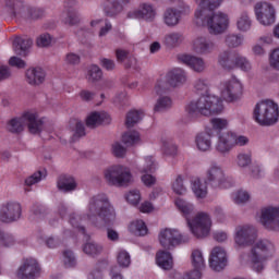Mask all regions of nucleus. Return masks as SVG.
Returning a JSON list of instances; mask_svg holds the SVG:
<instances>
[{
    "label": "nucleus",
    "instance_id": "nucleus-51",
    "mask_svg": "<svg viewBox=\"0 0 279 279\" xmlns=\"http://www.w3.org/2000/svg\"><path fill=\"white\" fill-rule=\"evenodd\" d=\"M16 236L0 228V245L2 247H12V245H16Z\"/></svg>",
    "mask_w": 279,
    "mask_h": 279
},
{
    "label": "nucleus",
    "instance_id": "nucleus-45",
    "mask_svg": "<svg viewBox=\"0 0 279 279\" xmlns=\"http://www.w3.org/2000/svg\"><path fill=\"white\" fill-rule=\"evenodd\" d=\"M104 77V72L101 71V68H99L98 65H90L87 70V75H86V80L90 83V84H95L97 82H101V78Z\"/></svg>",
    "mask_w": 279,
    "mask_h": 279
},
{
    "label": "nucleus",
    "instance_id": "nucleus-31",
    "mask_svg": "<svg viewBox=\"0 0 279 279\" xmlns=\"http://www.w3.org/2000/svg\"><path fill=\"white\" fill-rule=\"evenodd\" d=\"M195 145L198 151H210L213 149V135L208 132L196 134Z\"/></svg>",
    "mask_w": 279,
    "mask_h": 279
},
{
    "label": "nucleus",
    "instance_id": "nucleus-7",
    "mask_svg": "<svg viewBox=\"0 0 279 279\" xmlns=\"http://www.w3.org/2000/svg\"><path fill=\"white\" fill-rule=\"evenodd\" d=\"M104 177L109 186H130L134 182L132 170L128 166L113 165L105 169Z\"/></svg>",
    "mask_w": 279,
    "mask_h": 279
},
{
    "label": "nucleus",
    "instance_id": "nucleus-62",
    "mask_svg": "<svg viewBox=\"0 0 279 279\" xmlns=\"http://www.w3.org/2000/svg\"><path fill=\"white\" fill-rule=\"evenodd\" d=\"M163 151L166 156H178V146L171 142H163Z\"/></svg>",
    "mask_w": 279,
    "mask_h": 279
},
{
    "label": "nucleus",
    "instance_id": "nucleus-46",
    "mask_svg": "<svg viewBox=\"0 0 279 279\" xmlns=\"http://www.w3.org/2000/svg\"><path fill=\"white\" fill-rule=\"evenodd\" d=\"M122 142L126 147H134L141 143V134L137 131H129L123 134Z\"/></svg>",
    "mask_w": 279,
    "mask_h": 279
},
{
    "label": "nucleus",
    "instance_id": "nucleus-19",
    "mask_svg": "<svg viewBox=\"0 0 279 279\" xmlns=\"http://www.w3.org/2000/svg\"><path fill=\"white\" fill-rule=\"evenodd\" d=\"M177 60L181 62V64L189 66L194 73H204V71H206V60L202 57L180 53L177 56Z\"/></svg>",
    "mask_w": 279,
    "mask_h": 279
},
{
    "label": "nucleus",
    "instance_id": "nucleus-4",
    "mask_svg": "<svg viewBox=\"0 0 279 279\" xmlns=\"http://www.w3.org/2000/svg\"><path fill=\"white\" fill-rule=\"evenodd\" d=\"M84 219H88L95 228L102 230L117 221V210L106 194H97L89 198Z\"/></svg>",
    "mask_w": 279,
    "mask_h": 279
},
{
    "label": "nucleus",
    "instance_id": "nucleus-42",
    "mask_svg": "<svg viewBox=\"0 0 279 279\" xmlns=\"http://www.w3.org/2000/svg\"><path fill=\"white\" fill-rule=\"evenodd\" d=\"M130 232L135 236H145L149 230L147 229V225L143 220H134L129 226Z\"/></svg>",
    "mask_w": 279,
    "mask_h": 279
},
{
    "label": "nucleus",
    "instance_id": "nucleus-61",
    "mask_svg": "<svg viewBox=\"0 0 279 279\" xmlns=\"http://www.w3.org/2000/svg\"><path fill=\"white\" fill-rule=\"evenodd\" d=\"M51 35H49L48 33L41 34L37 37L36 44L37 47H49V45H51Z\"/></svg>",
    "mask_w": 279,
    "mask_h": 279
},
{
    "label": "nucleus",
    "instance_id": "nucleus-60",
    "mask_svg": "<svg viewBox=\"0 0 279 279\" xmlns=\"http://www.w3.org/2000/svg\"><path fill=\"white\" fill-rule=\"evenodd\" d=\"M214 217L218 221V223H226L228 221V216L222 207L216 206L214 207Z\"/></svg>",
    "mask_w": 279,
    "mask_h": 279
},
{
    "label": "nucleus",
    "instance_id": "nucleus-30",
    "mask_svg": "<svg viewBox=\"0 0 279 279\" xmlns=\"http://www.w3.org/2000/svg\"><path fill=\"white\" fill-rule=\"evenodd\" d=\"M174 204L186 222L195 215V205L193 203L183 198H177Z\"/></svg>",
    "mask_w": 279,
    "mask_h": 279
},
{
    "label": "nucleus",
    "instance_id": "nucleus-32",
    "mask_svg": "<svg viewBox=\"0 0 279 279\" xmlns=\"http://www.w3.org/2000/svg\"><path fill=\"white\" fill-rule=\"evenodd\" d=\"M34 41L29 37H16L13 40V49L19 56H25L32 49Z\"/></svg>",
    "mask_w": 279,
    "mask_h": 279
},
{
    "label": "nucleus",
    "instance_id": "nucleus-47",
    "mask_svg": "<svg viewBox=\"0 0 279 279\" xmlns=\"http://www.w3.org/2000/svg\"><path fill=\"white\" fill-rule=\"evenodd\" d=\"M234 69H240L244 73L252 71V62L247 60V57L238 52L235 56Z\"/></svg>",
    "mask_w": 279,
    "mask_h": 279
},
{
    "label": "nucleus",
    "instance_id": "nucleus-22",
    "mask_svg": "<svg viewBox=\"0 0 279 279\" xmlns=\"http://www.w3.org/2000/svg\"><path fill=\"white\" fill-rule=\"evenodd\" d=\"M166 80L167 84L172 88H180V86H184V84H186L189 75L183 69L174 68L167 73Z\"/></svg>",
    "mask_w": 279,
    "mask_h": 279
},
{
    "label": "nucleus",
    "instance_id": "nucleus-11",
    "mask_svg": "<svg viewBox=\"0 0 279 279\" xmlns=\"http://www.w3.org/2000/svg\"><path fill=\"white\" fill-rule=\"evenodd\" d=\"M221 97L228 104H236L243 97V83L235 76L225 81L221 85Z\"/></svg>",
    "mask_w": 279,
    "mask_h": 279
},
{
    "label": "nucleus",
    "instance_id": "nucleus-48",
    "mask_svg": "<svg viewBox=\"0 0 279 279\" xmlns=\"http://www.w3.org/2000/svg\"><path fill=\"white\" fill-rule=\"evenodd\" d=\"M235 165L239 169L252 167V153H240L236 155Z\"/></svg>",
    "mask_w": 279,
    "mask_h": 279
},
{
    "label": "nucleus",
    "instance_id": "nucleus-29",
    "mask_svg": "<svg viewBox=\"0 0 279 279\" xmlns=\"http://www.w3.org/2000/svg\"><path fill=\"white\" fill-rule=\"evenodd\" d=\"M57 189H59L61 193H73V191L77 189V181L71 175L62 174L57 181Z\"/></svg>",
    "mask_w": 279,
    "mask_h": 279
},
{
    "label": "nucleus",
    "instance_id": "nucleus-34",
    "mask_svg": "<svg viewBox=\"0 0 279 279\" xmlns=\"http://www.w3.org/2000/svg\"><path fill=\"white\" fill-rule=\"evenodd\" d=\"M235 27L238 32H242L243 34L252 29V17L247 11H243L239 14L236 17Z\"/></svg>",
    "mask_w": 279,
    "mask_h": 279
},
{
    "label": "nucleus",
    "instance_id": "nucleus-44",
    "mask_svg": "<svg viewBox=\"0 0 279 279\" xmlns=\"http://www.w3.org/2000/svg\"><path fill=\"white\" fill-rule=\"evenodd\" d=\"M173 106V100L169 96H160L155 106L154 111L155 112H167V110H171V107Z\"/></svg>",
    "mask_w": 279,
    "mask_h": 279
},
{
    "label": "nucleus",
    "instance_id": "nucleus-52",
    "mask_svg": "<svg viewBox=\"0 0 279 279\" xmlns=\"http://www.w3.org/2000/svg\"><path fill=\"white\" fill-rule=\"evenodd\" d=\"M143 119V112L132 110L126 114L125 125L126 128H134Z\"/></svg>",
    "mask_w": 279,
    "mask_h": 279
},
{
    "label": "nucleus",
    "instance_id": "nucleus-33",
    "mask_svg": "<svg viewBox=\"0 0 279 279\" xmlns=\"http://www.w3.org/2000/svg\"><path fill=\"white\" fill-rule=\"evenodd\" d=\"M156 265L163 269L165 271H169V269H173V257L171 253L167 251H159L156 254Z\"/></svg>",
    "mask_w": 279,
    "mask_h": 279
},
{
    "label": "nucleus",
    "instance_id": "nucleus-38",
    "mask_svg": "<svg viewBox=\"0 0 279 279\" xmlns=\"http://www.w3.org/2000/svg\"><path fill=\"white\" fill-rule=\"evenodd\" d=\"M27 4L23 0H5V8L8 9L9 14L13 16H21L25 14V8Z\"/></svg>",
    "mask_w": 279,
    "mask_h": 279
},
{
    "label": "nucleus",
    "instance_id": "nucleus-14",
    "mask_svg": "<svg viewBox=\"0 0 279 279\" xmlns=\"http://www.w3.org/2000/svg\"><path fill=\"white\" fill-rule=\"evenodd\" d=\"M23 215V207L16 202H9L0 207V221L2 223H14Z\"/></svg>",
    "mask_w": 279,
    "mask_h": 279
},
{
    "label": "nucleus",
    "instance_id": "nucleus-58",
    "mask_svg": "<svg viewBox=\"0 0 279 279\" xmlns=\"http://www.w3.org/2000/svg\"><path fill=\"white\" fill-rule=\"evenodd\" d=\"M70 223L73 226V228H76L78 232H82V234H86V228L82 226V217L77 214H71L70 215Z\"/></svg>",
    "mask_w": 279,
    "mask_h": 279
},
{
    "label": "nucleus",
    "instance_id": "nucleus-40",
    "mask_svg": "<svg viewBox=\"0 0 279 279\" xmlns=\"http://www.w3.org/2000/svg\"><path fill=\"white\" fill-rule=\"evenodd\" d=\"M83 252L87 256L95 258V257L99 256V254H101V252H104V245H101L95 241H90L83 245Z\"/></svg>",
    "mask_w": 279,
    "mask_h": 279
},
{
    "label": "nucleus",
    "instance_id": "nucleus-20",
    "mask_svg": "<svg viewBox=\"0 0 279 279\" xmlns=\"http://www.w3.org/2000/svg\"><path fill=\"white\" fill-rule=\"evenodd\" d=\"M128 19H143V21L151 23L156 19V7L151 3L143 2L138 9L128 13Z\"/></svg>",
    "mask_w": 279,
    "mask_h": 279
},
{
    "label": "nucleus",
    "instance_id": "nucleus-55",
    "mask_svg": "<svg viewBox=\"0 0 279 279\" xmlns=\"http://www.w3.org/2000/svg\"><path fill=\"white\" fill-rule=\"evenodd\" d=\"M111 154L116 158H125V155L128 154V148L123 146L121 142H113L111 144Z\"/></svg>",
    "mask_w": 279,
    "mask_h": 279
},
{
    "label": "nucleus",
    "instance_id": "nucleus-36",
    "mask_svg": "<svg viewBox=\"0 0 279 279\" xmlns=\"http://www.w3.org/2000/svg\"><path fill=\"white\" fill-rule=\"evenodd\" d=\"M184 41V35L178 32H171L165 35L163 43L166 47L169 49H175V47H180Z\"/></svg>",
    "mask_w": 279,
    "mask_h": 279
},
{
    "label": "nucleus",
    "instance_id": "nucleus-56",
    "mask_svg": "<svg viewBox=\"0 0 279 279\" xmlns=\"http://www.w3.org/2000/svg\"><path fill=\"white\" fill-rule=\"evenodd\" d=\"M210 124L213 130L221 132V130H228V125H230V122L226 118H214L210 120Z\"/></svg>",
    "mask_w": 279,
    "mask_h": 279
},
{
    "label": "nucleus",
    "instance_id": "nucleus-39",
    "mask_svg": "<svg viewBox=\"0 0 279 279\" xmlns=\"http://www.w3.org/2000/svg\"><path fill=\"white\" fill-rule=\"evenodd\" d=\"M140 173H154L158 169V163L154 156H146L140 165Z\"/></svg>",
    "mask_w": 279,
    "mask_h": 279
},
{
    "label": "nucleus",
    "instance_id": "nucleus-41",
    "mask_svg": "<svg viewBox=\"0 0 279 279\" xmlns=\"http://www.w3.org/2000/svg\"><path fill=\"white\" fill-rule=\"evenodd\" d=\"M231 199L233 204L244 206V204H247L252 199V194L246 190H238L231 194Z\"/></svg>",
    "mask_w": 279,
    "mask_h": 279
},
{
    "label": "nucleus",
    "instance_id": "nucleus-2",
    "mask_svg": "<svg viewBox=\"0 0 279 279\" xmlns=\"http://www.w3.org/2000/svg\"><path fill=\"white\" fill-rule=\"evenodd\" d=\"M208 88L210 83L206 78H197L194 82V89L202 96L186 105L185 112L189 119L213 117L223 112V100L219 96L208 94Z\"/></svg>",
    "mask_w": 279,
    "mask_h": 279
},
{
    "label": "nucleus",
    "instance_id": "nucleus-10",
    "mask_svg": "<svg viewBox=\"0 0 279 279\" xmlns=\"http://www.w3.org/2000/svg\"><path fill=\"white\" fill-rule=\"evenodd\" d=\"M159 244L163 250H174L178 245L182 243H189L191 238L187 234L180 232L175 228H165L161 229L158 235Z\"/></svg>",
    "mask_w": 279,
    "mask_h": 279
},
{
    "label": "nucleus",
    "instance_id": "nucleus-28",
    "mask_svg": "<svg viewBox=\"0 0 279 279\" xmlns=\"http://www.w3.org/2000/svg\"><path fill=\"white\" fill-rule=\"evenodd\" d=\"M101 8L106 16L110 19H114V16H119L123 12V5L119 0H104Z\"/></svg>",
    "mask_w": 279,
    "mask_h": 279
},
{
    "label": "nucleus",
    "instance_id": "nucleus-27",
    "mask_svg": "<svg viewBox=\"0 0 279 279\" xmlns=\"http://www.w3.org/2000/svg\"><path fill=\"white\" fill-rule=\"evenodd\" d=\"M111 119H110V114H108L107 112L104 111H94L92 113L88 114L87 119H86V125L87 128H97L99 125H101V123H105L106 125H108V123H110Z\"/></svg>",
    "mask_w": 279,
    "mask_h": 279
},
{
    "label": "nucleus",
    "instance_id": "nucleus-63",
    "mask_svg": "<svg viewBox=\"0 0 279 279\" xmlns=\"http://www.w3.org/2000/svg\"><path fill=\"white\" fill-rule=\"evenodd\" d=\"M269 64L275 69L276 71H279V48H276L272 50L269 57Z\"/></svg>",
    "mask_w": 279,
    "mask_h": 279
},
{
    "label": "nucleus",
    "instance_id": "nucleus-53",
    "mask_svg": "<svg viewBox=\"0 0 279 279\" xmlns=\"http://www.w3.org/2000/svg\"><path fill=\"white\" fill-rule=\"evenodd\" d=\"M248 173L254 180H260L265 178V168L263 165L255 162L248 168Z\"/></svg>",
    "mask_w": 279,
    "mask_h": 279
},
{
    "label": "nucleus",
    "instance_id": "nucleus-23",
    "mask_svg": "<svg viewBox=\"0 0 279 279\" xmlns=\"http://www.w3.org/2000/svg\"><path fill=\"white\" fill-rule=\"evenodd\" d=\"M76 3L77 2L75 0L65 1V12L62 15V22L64 25H69V27L80 25V13H77V10L73 8Z\"/></svg>",
    "mask_w": 279,
    "mask_h": 279
},
{
    "label": "nucleus",
    "instance_id": "nucleus-3",
    "mask_svg": "<svg viewBox=\"0 0 279 279\" xmlns=\"http://www.w3.org/2000/svg\"><path fill=\"white\" fill-rule=\"evenodd\" d=\"M222 0H195V23L198 27H207L209 34L219 36L230 29V17L226 13L215 12Z\"/></svg>",
    "mask_w": 279,
    "mask_h": 279
},
{
    "label": "nucleus",
    "instance_id": "nucleus-59",
    "mask_svg": "<svg viewBox=\"0 0 279 279\" xmlns=\"http://www.w3.org/2000/svg\"><path fill=\"white\" fill-rule=\"evenodd\" d=\"M63 264L65 265V267H75V265H77L75 254H73L72 251L63 252Z\"/></svg>",
    "mask_w": 279,
    "mask_h": 279
},
{
    "label": "nucleus",
    "instance_id": "nucleus-6",
    "mask_svg": "<svg viewBox=\"0 0 279 279\" xmlns=\"http://www.w3.org/2000/svg\"><path fill=\"white\" fill-rule=\"evenodd\" d=\"M25 125H28L31 134H40L45 129V120L43 118H38V114L34 112H26L20 118L9 120L7 123V130L12 134H20V132L25 130Z\"/></svg>",
    "mask_w": 279,
    "mask_h": 279
},
{
    "label": "nucleus",
    "instance_id": "nucleus-16",
    "mask_svg": "<svg viewBox=\"0 0 279 279\" xmlns=\"http://www.w3.org/2000/svg\"><path fill=\"white\" fill-rule=\"evenodd\" d=\"M209 267L214 271H222L228 267V251L223 246H215L209 254Z\"/></svg>",
    "mask_w": 279,
    "mask_h": 279
},
{
    "label": "nucleus",
    "instance_id": "nucleus-24",
    "mask_svg": "<svg viewBox=\"0 0 279 279\" xmlns=\"http://www.w3.org/2000/svg\"><path fill=\"white\" fill-rule=\"evenodd\" d=\"M239 52L232 51L230 49L222 50L218 54V64L225 71H234V62L236 61V56Z\"/></svg>",
    "mask_w": 279,
    "mask_h": 279
},
{
    "label": "nucleus",
    "instance_id": "nucleus-37",
    "mask_svg": "<svg viewBox=\"0 0 279 279\" xmlns=\"http://www.w3.org/2000/svg\"><path fill=\"white\" fill-rule=\"evenodd\" d=\"M191 264L194 269H206V258L204 257V251L201 248H194L191 253Z\"/></svg>",
    "mask_w": 279,
    "mask_h": 279
},
{
    "label": "nucleus",
    "instance_id": "nucleus-64",
    "mask_svg": "<svg viewBox=\"0 0 279 279\" xmlns=\"http://www.w3.org/2000/svg\"><path fill=\"white\" fill-rule=\"evenodd\" d=\"M204 270L194 268L193 270L185 272L183 279H202V272Z\"/></svg>",
    "mask_w": 279,
    "mask_h": 279
},
{
    "label": "nucleus",
    "instance_id": "nucleus-17",
    "mask_svg": "<svg viewBox=\"0 0 279 279\" xmlns=\"http://www.w3.org/2000/svg\"><path fill=\"white\" fill-rule=\"evenodd\" d=\"M191 7L183 4L179 8H168L163 12V23L167 27H178L182 21V14H189Z\"/></svg>",
    "mask_w": 279,
    "mask_h": 279
},
{
    "label": "nucleus",
    "instance_id": "nucleus-12",
    "mask_svg": "<svg viewBox=\"0 0 279 279\" xmlns=\"http://www.w3.org/2000/svg\"><path fill=\"white\" fill-rule=\"evenodd\" d=\"M255 15L258 23L266 27L276 23V8L269 2H257L255 4Z\"/></svg>",
    "mask_w": 279,
    "mask_h": 279
},
{
    "label": "nucleus",
    "instance_id": "nucleus-26",
    "mask_svg": "<svg viewBox=\"0 0 279 279\" xmlns=\"http://www.w3.org/2000/svg\"><path fill=\"white\" fill-rule=\"evenodd\" d=\"M191 189L196 199H206L208 197V181L206 179L196 178L192 180Z\"/></svg>",
    "mask_w": 279,
    "mask_h": 279
},
{
    "label": "nucleus",
    "instance_id": "nucleus-57",
    "mask_svg": "<svg viewBox=\"0 0 279 279\" xmlns=\"http://www.w3.org/2000/svg\"><path fill=\"white\" fill-rule=\"evenodd\" d=\"M125 199L128 204H131V206H138V204L141 203V191L130 190L125 194Z\"/></svg>",
    "mask_w": 279,
    "mask_h": 279
},
{
    "label": "nucleus",
    "instance_id": "nucleus-35",
    "mask_svg": "<svg viewBox=\"0 0 279 279\" xmlns=\"http://www.w3.org/2000/svg\"><path fill=\"white\" fill-rule=\"evenodd\" d=\"M245 43V36L241 35V33H228L225 36V45L229 49H239V47H243Z\"/></svg>",
    "mask_w": 279,
    "mask_h": 279
},
{
    "label": "nucleus",
    "instance_id": "nucleus-5",
    "mask_svg": "<svg viewBox=\"0 0 279 279\" xmlns=\"http://www.w3.org/2000/svg\"><path fill=\"white\" fill-rule=\"evenodd\" d=\"M279 118V106L271 99L259 100L253 109V119L258 125H276Z\"/></svg>",
    "mask_w": 279,
    "mask_h": 279
},
{
    "label": "nucleus",
    "instance_id": "nucleus-50",
    "mask_svg": "<svg viewBox=\"0 0 279 279\" xmlns=\"http://www.w3.org/2000/svg\"><path fill=\"white\" fill-rule=\"evenodd\" d=\"M117 263L122 269H128L132 265V257L125 250L118 251Z\"/></svg>",
    "mask_w": 279,
    "mask_h": 279
},
{
    "label": "nucleus",
    "instance_id": "nucleus-49",
    "mask_svg": "<svg viewBox=\"0 0 279 279\" xmlns=\"http://www.w3.org/2000/svg\"><path fill=\"white\" fill-rule=\"evenodd\" d=\"M45 14V11L40 8L29 7L26 4L24 8V14L20 15L22 19H40Z\"/></svg>",
    "mask_w": 279,
    "mask_h": 279
},
{
    "label": "nucleus",
    "instance_id": "nucleus-15",
    "mask_svg": "<svg viewBox=\"0 0 279 279\" xmlns=\"http://www.w3.org/2000/svg\"><path fill=\"white\" fill-rule=\"evenodd\" d=\"M40 276V265L35 258L23 259L22 264L16 270V278L19 279H36Z\"/></svg>",
    "mask_w": 279,
    "mask_h": 279
},
{
    "label": "nucleus",
    "instance_id": "nucleus-13",
    "mask_svg": "<svg viewBox=\"0 0 279 279\" xmlns=\"http://www.w3.org/2000/svg\"><path fill=\"white\" fill-rule=\"evenodd\" d=\"M259 221L266 230L279 232V207H264L262 209Z\"/></svg>",
    "mask_w": 279,
    "mask_h": 279
},
{
    "label": "nucleus",
    "instance_id": "nucleus-25",
    "mask_svg": "<svg viewBox=\"0 0 279 279\" xmlns=\"http://www.w3.org/2000/svg\"><path fill=\"white\" fill-rule=\"evenodd\" d=\"M26 82L31 86H40L47 77V73L43 68H29L25 73Z\"/></svg>",
    "mask_w": 279,
    "mask_h": 279
},
{
    "label": "nucleus",
    "instance_id": "nucleus-18",
    "mask_svg": "<svg viewBox=\"0 0 279 279\" xmlns=\"http://www.w3.org/2000/svg\"><path fill=\"white\" fill-rule=\"evenodd\" d=\"M217 49V43L209 37L198 36L192 41V51L197 56H208Z\"/></svg>",
    "mask_w": 279,
    "mask_h": 279
},
{
    "label": "nucleus",
    "instance_id": "nucleus-21",
    "mask_svg": "<svg viewBox=\"0 0 279 279\" xmlns=\"http://www.w3.org/2000/svg\"><path fill=\"white\" fill-rule=\"evenodd\" d=\"M214 149L218 156H229L234 149L230 131L219 133Z\"/></svg>",
    "mask_w": 279,
    "mask_h": 279
},
{
    "label": "nucleus",
    "instance_id": "nucleus-54",
    "mask_svg": "<svg viewBox=\"0 0 279 279\" xmlns=\"http://www.w3.org/2000/svg\"><path fill=\"white\" fill-rule=\"evenodd\" d=\"M231 134V142L234 147H245V145H250V138L244 135H239L235 132L230 131Z\"/></svg>",
    "mask_w": 279,
    "mask_h": 279
},
{
    "label": "nucleus",
    "instance_id": "nucleus-9",
    "mask_svg": "<svg viewBox=\"0 0 279 279\" xmlns=\"http://www.w3.org/2000/svg\"><path fill=\"white\" fill-rule=\"evenodd\" d=\"M205 180L215 190L228 189L230 186V180L226 174V170L217 161H213L205 171Z\"/></svg>",
    "mask_w": 279,
    "mask_h": 279
},
{
    "label": "nucleus",
    "instance_id": "nucleus-8",
    "mask_svg": "<svg viewBox=\"0 0 279 279\" xmlns=\"http://www.w3.org/2000/svg\"><path fill=\"white\" fill-rule=\"evenodd\" d=\"M187 228L195 239H206L210 236L213 229V218L206 211H198L186 221Z\"/></svg>",
    "mask_w": 279,
    "mask_h": 279
},
{
    "label": "nucleus",
    "instance_id": "nucleus-43",
    "mask_svg": "<svg viewBox=\"0 0 279 279\" xmlns=\"http://www.w3.org/2000/svg\"><path fill=\"white\" fill-rule=\"evenodd\" d=\"M171 190L175 195H186V184L184 183V175L178 174L171 182Z\"/></svg>",
    "mask_w": 279,
    "mask_h": 279
},
{
    "label": "nucleus",
    "instance_id": "nucleus-1",
    "mask_svg": "<svg viewBox=\"0 0 279 279\" xmlns=\"http://www.w3.org/2000/svg\"><path fill=\"white\" fill-rule=\"evenodd\" d=\"M233 241L234 245L240 250L254 245L250 253H242L240 255V263L241 265H251V269L256 271V274H263L267 267V260L274 258V254H276L274 242L267 239L258 241V230L250 223L235 227Z\"/></svg>",
    "mask_w": 279,
    "mask_h": 279
}]
</instances>
